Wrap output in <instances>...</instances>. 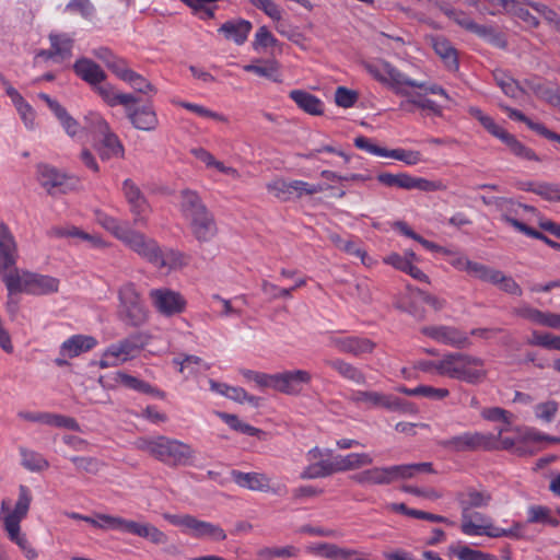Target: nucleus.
Returning a JSON list of instances; mask_svg holds the SVG:
<instances>
[{"label":"nucleus","instance_id":"nucleus-1","mask_svg":"<svg viewBox=\"0 0 560 560\" xmlns=\"http://www.w3.org/2000/svg\"><path fill=\"white\" fill-rule=\"evenodd\" d=\"M179 199V211L194 237L199 243L210 242L218 232L217 222L199 194L188 188L183 189Z\"/></svg>","mask_w":560,"mask_h":560},{"label":"nucleus","instance_id":"nucleus-2","mask_svg":"<svg viewBox=\"0 0 560 560\" xmlns=\"http://www.w3.org/2000/svg\"><path fill=\"white\" fill-rule=\"evenodd\" d=\"M135 445L170 467L188 466L195 458V451L189 444L165 435L139 438Z\"/></svg>","mask_w":560,"mask_h":560},{"label":"nucleus","instance_id":"nucleus-3","mask_svg":"<svg viewBox=\"0 0 560 560\" xmlns=\"http://www.w3.org/2000/svg\"><path fill=\"white\" fill-rule=\"evenodd\" d=\"M483 360L462 352L447 353L443 357L440 368L444 376L477 385L483 382L487 372Z\"/></svg>","mask_w":560,"mask_h":560},{"label":"nucleus","instance_id":"nucleus-4","mask_svg":"<svg viewBox=\"0 0 560 560\" xmlns=\"http://www.w3.org/2000/svg\"><path fill=\"white\" fill-rule=\"evenodd\" d=\"M118 317L128 326L139 327L148 319V311L133 283L128 282L118 290Z\"/></svg>","mask_w":560,"mask_h":560},{"label":"nucleus","instance_id":"nucleus-5","mask_svg":"<svg viewBox=\"0 0 560 560\" xmlns=\"http://www.w3.org/2000/svg\"><path fill=\"white\" fill-rule=\"evenodd\" d=\"M18 257V245L14 236L9 226L0 221V277L7 290L10 291L16 289L15 282H18V273L20 272L16 268Z\"/></svg>","mask_w":560,"mask_h":560},{"label":"nucleus","instance_id":"nucleus-6","mask_svg":"<svg viewBox=\"0 0 560 560\" xmlns=\"http://www.w3.org/2000/svg\"><path fill=\"white\" fill-rule=\"evenodd\" d=\"M312 380L310 372L305 370L285 371L276 374L259 373L255 375V383L259 387H270L287 395H298L303 385Z\"/></svg>","mask_w":560,"mask_h":560},{"label":"nucleus","instance_id":"nucleus-7","mask_svg":"<svg viewBox=\"0 0 560 560\" xmlns=\"http://www.w3.org/2000/svg\"><path fill=\"white\" fill-rule=\"evenodd\" d=\"M93 133L95 135L94 148L103 161L113 158H122L125 149L118 137L112 132L108 124L98 115L92 118Z\"/></svg>","mask_w":560,"mask_h":560},{"label":"nucleus","instance_id":"nucleus-8","mask_svg":"<svg viewBox=\"0 0 560 560\" xmlns=\"http://www.w3.org/2000/svg\"><path fill=\"white\" fill-rule=\"evenodd\" d=\"M440 445L451 452L463 453L477 450H497V440L493 434L480 432H465L440 442Z\"/></svg>","mask_w":560,"mask_h":560},{"label":"nucleus","instance_id":"nucleus-9","mask_svg":"<svg viewBox=\"0 0 560 560\" xmlns=\"http://www.w3.org/2000/svg\"><path fill=\"white\" fill-rule=\"evenodd\" d=\"M330 188L324 184H308L304 180H285L278 178L267 185L269 192L282 201H288L293 195L301 198L303 195H315Z\"/></svg>","mask_w":560,"mask_h":560},{"label":"nucleus","instance_id":"nucleus-10","mask_svg":"<svg viewBox=\"0 0 560 560\" xmlns=\"http://www.w3.org/2000/svg\"><path fill=\"white\" fill-rule=\"evenodd\" d=\"M16 289L13 291H23L28 294L43 295L58 291L59 280L38 273L23 271L18 273Z\"/></svg>","mask_w":560,"mask_h":560},{"label":"nucleus","instance_id":"nucleus-11","mask_svg":"<svg viewBox=\"0 0 560 560\" xmlns=\"http://www.w3.org/2000/svg\"><path fill=\"white\" fill-rule=\"evenodd\" d=\"M376 179L386 187H397L406 190L418 189L421 191H435L441 187L440 183L422 177H415L407 173L392 174L384 172L380 173Z\"/></svg>","mask_w":560,"mask_h":560},{"label":"nucleus","instance_id":"nucleus-12","mask_svg":"<svg viewBox=\"0 0 560 560\" xmlns=\"http://www.w3.org/2000/svg\"><path fill=\"white\" fill-rule=\"evenodd\" d=\"M149 296L156 311L167 317L182 314L186 308L185 298L171 289H153Z\"/></svg>","mask_w":560,"mask_h":560},{"label":"nucleus","instance_id":"nucleus-13","mask_svg":"<svg viewBox=\"0 0 560 560\" xmlns=\"http://www.w3.org/2000/svg\"><path fill=\"white\" fill-rule=\"evenodd\" d=\"M421 332L444 345L455 347L457 349L468 348L471 341L465 332L453 326H424L421 328Z\"/></svg>","mask_w":560,"mask_h":560},{"label":"nucleus","instance_id":"nucleus-14","mask_svg":"<svg viewBox=\"0 0 560 560\" xmlns=\"http://www.w3.org/2000/svg\"><path fill=\"white\" fill-rule=\"evenodd\" d=\"M122 242L141 258L154 266L161 250L158 242L144 234L129 230Z\"/></svg>","mask_w":560,"mask_h":560},{"label":"nucleus","instance_id":"nucleus-15","mask_svg":"<svg viewBox=\"0 0 560 560\" xmlns=\"http://www.w3.org/2000/svg\"><path fill=\"white\" fill-rule=\"evenodd\" d=\"M37 171L40 185L51 196L66 194L73 188V185L70 183L71 178L60 173L56 167L48 164H39Z\"/></svg>","mask_w":560,"mask_h":560},{"label":"nucleus","instance_id":"nucleus-16","mask_svg":"<svg viewBox=\"0 0 560 560\" xmlns=\"http://www.w3.org/2000/svg\"><path fill=\"white\" fill-rule=\"evenodd\" d=\"M456 501L462 510V523L472 522L469 516L471 509L487 508L492 500L491 493L487 490H477L474 487H467L456 493Z\"/></svg>","mask_w":560,"mask_h":560},{"label":"nucleus","instance_id":"nucleus-17","mask_svg":"<svg viewBox=\"0 0 560 560\" xmlns=\"http://www.w3.org/2000/svg\"><path fill=\"white\" fill-rule=\"evenodd\" d=\"M149 341V336L144 332L138 331L129 335L127 338L117 343H113L107 348V353L113 354L114 359L124 357L122 361L133 358L135 354L141 351Z\"/></svg>","mask_w":560,"mask_h":560},{"label":"nucleus","instance_id":"nucleus-18","mask_svg":"<svg viewBox=\"0 0 560 560\" xmlns=\"http://www.w3.org/2000/svg\"><path fill=\"white\" fill-rule=\"evenodd\" d=\"M434 474L432 463H413L384 467L386 485L415 478L418 474Z\"/></svg>","mask_w":560,"mask_h":560},{"label":"nucleus","instance_id":"nucleus-19","mask_svg":"<svg viewBox=\"0 0 560 560\" xmlns=\"http://www.w3.org/2000/svg\"><path fill=\"white\" fill-rule=\"evenodd\" d=\"M330 345L342 353L352 355H361L371 353L376 347V343L369 338L348 336V337H334Z\"/></svg>","mask_w":560,"mask_h":560},{"label":"nucleus","instance_id":"nucleus-20","mask_svg":"<svg viewBox=\"0 0 560 560\" xmlns=\"http://www.w3.org/2000/svg\"><path fill=\"white\" fill-rule=\"evenodd\" d=\"M350 399L355 404H364L368 407H384L392 411H397L402 405L399 398L368 390H355L352 393Z\"/></svg>","mask_w":560,"mask_h":560},{"label":"nucleus","instance_id":"nucleus-21","mask_svg":"<svg viewBox=\"0 0 560 560\" xmlns=\"http://www.w3.org/2000/svg\"><path fill=\"white\" fill-rule=\"evenodd\" d=\"M383 71L386 74L388 81L387 85L390 90L399 96L408 95V88H423L424 82H419L410 79L402 72H400L397 68L392 66L389 62H383Z\"/></svg>","mask_w":560,"mask_h":560},{"label":"nucleus","instance_id":"nucleus-22","mask_svg":"<svg viewBox=\"0 0 560 560\" xmlns=\"http://www.w3.org/2000/svg\"><path fill=\"white\" fill-rule=\"evenodd\" d=\"M135 104L125 106L127 117L131 125L139 130L152 131L155 130L159 125L156 113L152 106L145 105L141 107H133Z\"/></svg>","mask_w":560,"mask_h":560},{"label":"nucleus","instance_id":"nucleus-23","mask_svg":"<svg viewBox=\"0 0 560 560\" xmlns=\"http://www.w3.org/2000/svg\"><path fill=\"white\" fill-rule=\"evenodd\" d=\"M100 520H102L107 527L119 529L124 533L132 534L141 538L149 539L150 529L152 526V524L150 523H138L131 520H126L122 517H116L105 514L100 515Z\"/></svg>","mask_w":560,"mask_h":560},{"label":"nucleus","instance_id":"nucleus-24","mask_svg":"<svg viewBox=\"0 0 560 560\" xmlns=\"http://www.w3.org/2000/svg\"><path fill=\"white\" fill-rule=\"evenodd\" d=\"M74 73L92 86L101 84L106 79L105 71L93 60L80 58L73 65Z\"/></svg>","mask_w":560,"mask_h":560},{"label":"nucleus","instance_id":"nucleus-25","mask_svg":"<svg viewBox=\"0 0 560 560\" xmlns=\"http://www.w3.org/2000/svg\"><path fill=\"white\" fill-rule=\"evenodd\" d=\"M96 345L97 340L92 336L73 335L61 343L59 352L62 357L75 358L92 350Z\"/></svg>","mask_w":560,"mask_h":560},{"label":"nucleus","instance_id":"nucleus-26","mask_svg":"<svg viewBox=\"0 0 560 560\" xmlns=\"http://www.w3.org/2000/svg\"><path fill=\"white\" fill-rule=\"evenodd\" d=\"M231 476L233 481L242 487L253 491H268L270 479L265 474L259 472H243L240 470H232Z\"/></svg>","mask_w":560,"mask_h":560},{"label":"nucleus","instance_id":"nucleus-27","mask_svg":"<svg viewBox=\"0 0 560 560\" xmlns=\"http://www.w3.org/2000/svg\"><path fill=\"white\" fill-rule=\"evenodd\" d=\"M477 520L481 521L482 524H475L474 522H465L460 524V530L463 534L468 536H481L486 535L491 538L504 537L505 529L494 526L491 523H485L486 516L476 513Z\"/></svg>","mask_w":560,"mask_h":560},{"label":"nucleus","instance_id":"nucleus-28","mask_svg":"<svg viewBox=\"0 0 560 560\" xmlns=\"http://www.w3.org/2000/svg\"><path fill=\"white\" fill-rule=\"evenodd\" d=\"M189 534L197 539L209 538L214 541H223L226 539V534L221 526L200 521L195 516L191 521Z\"/></svg>","mask_w":560,"mask_h":560},{"label":"nucleus","instance_id":"nucleus-29","mask_svg":"<svg viewBox=\"0 0 560 560\" xmlns=\"http://www.w3.org/2000/svg\"><path fill=\"white\" fill-rule=\"evenodd\" d=\"M432 46L436 55L441 57L445 67L451 71L459 68L458 54L452 43L442 36L432 38Z\"/></svg>","mask_w":560,"mask_h":560},{"label":"nucleus","instance_id":"nucleus-30","mask_svg":"<svg viewBox=\"0 0 560 560\" xmlns=\"http://www.w3.org/2000/svg\"><path fill=\"white\" fill-rule=\"evenodd\" d=\"M122 190L128 203L130 205L132 213L136 215L135 222L138 223L142 220L141 214L148 207L147 200L139 187L129 178L124 182Z\"/></svg>","mask_w":560,"mask_h":560},{"label":"nucleus","instance_id":"nucleus-31","mask_svg":"<svg viewBox=\"0 0 560 560\" xmlns=\"http://www.w3.org/2000/svg\"><path fill=\"white\" fill-rule=\"evenodd\" d=\"M331 462L335 472H339L370 466L373 458L368 453H351L346 456L337 455Z\"/></svg>","mask_w":560,"mask_h":560},{"label":"nucleus","instance_id":"nucleus-32","mask_svg":"<svg viewBox=\"0 0 560 560\" xmlns=\"http://www.w3.org/2000/svg\"><path fill=\"white\" fill-rule=\"evenodd\" d=\"M115 381L122 386L133 389L136 392L159 397L161 399L165 398V393L160 390L156 387H153L145 381H142L136 376L129 375L125 372H117L115 376Z\"/></svg>","mask_w":560,"mask_h":560},{"label":"nucleus","instance_id":"nucleus-33","mask_svg":"<svg viewBox=\"0 0 560 560\" xmlns=\"http://www.w3.org/2000/svg\"><path fill=\"white\" fill-rule=\"evenodd\" d=\"M252 27L249 21L238 19L235 21H226L220 26L219 32L222 33L226 39H232L237 45H242L247 39Z\"/></svg>","mask_w":560,"mask_h":560},{"label":"nucleus","instance_id":"nucleus-34","mask_svg":"<svg viewBox=\"0 0 560 560\" xmlns=\"http://www.w3.org/2000/svg\"><path fill=\"white\" fill-rule=\"evenodd\" d=\"M289 96L295 102L299 108L310 115L318 116L324 112L323 102L310 92L303 90H292Z\"/></svg>","mask_w":560,"mask_h":560},{"label":"nucleus","instance_id":"nucleus-35","mask_svg":"<svg viewBox=\"0 0 560 560\" xmlns=\"http://www.w3.org/2000/svg\"><path fill=\"white\" fill-rule=\"evenodd\" d=\"M427 94L428 93H425L424 91L423 92H411L409 90L408 91V95L404 96V97H406V101H402L400 103L399 107L401 109L411 112L409 106L412 105V106H416V107L421 108V109L430 110V112H432L436 116H441L442 115L441 106L438 105L432 100L427 98L425 97Z\"/></svg>","mask_w":560,"mask_h":560},{"label":"nucleus","instance_id":"nucleus-36","mask_svg":"<svg viewBox=\"0 0 560 560\" xmlns=\"http://www.w3.org/2000/svg\"><path fill=\"white\" fill-rule=\"evenodd\" d=\"M259 65L249 63L245 65L243 69L246 72L255 73L258 77L266 78L273 82H282L281 73L279 72V63L275 59L257 60Z\"/></svg>","mask_w":560,"mask_h":560},{"label":"nucleus","instance_id":"nucleus-37","mask_svg":"<svg viewBox=\"0 0 560 560\" xmlns=\"http://www.w3.org/2000/svg\"><path fill=\"white\" fill-rule=\"evenodd\" d=\"M101 97L112 107L116 105L128 106L130 104H137L139 98L132 94L117 93L112 84H97L94 86Z\"/></svg>","mask_w":560,"mask_h":560},{"label":"nucleus","instance_id":"nucleus-38","mask_svg":"<svg viewBox=\"0 0 560 560\" xmlns=\"http://www.w3.org/2000/svg\"><path fill=\"white\" fill-rule=\"evenodd\" d=\"M49 235L56 237L79 238L89 242L92 247H102L104 242L96 235L89 234L77 226H55L49 231Z\"/></svg>","mask_w":560,"mask_h":560},{"label":"nucleus","instance_id":"nucleus-39","mask_svg":"<svg viewBox=\"0 0 560 560\" xmlns=\"http://www.w3.org/2000/svg\"><path fill=\"white\" fill-rule=\"evenodd\" d=\"M479 38L486 40L490 45L500 48V49H506L508 48V38L505 34L494 25H481L477 24L474 33Z\"/></svg>","mask_w":560,"mask_h":560},{"label":"nucleus","instance_id":"nucleus-40","mask_svg":"<svg viewBox=\"0 0 560 560\" xmlns=\"http://www.w3.org/2000/svg\"><path fill=\"white\" fill-rule=\"evenodd\" d=\"M215 415L225 422L232 430L249 435V436H257L260 439L262 435H265V432L258 428H255L248 423H245L240 420V418L236 415L228 413L224 411H217Z\"/></svg>","mask_w":560,"mask_h":560},{"label":"nucleus","instance_id":"nucleus-41","mask_svg":"<svg viewBox=\"0 0 560 560\" xmlns=\"http://www.w3.org/2000/svg\"><path fill=\"white\" fill-rule=\"evenodd\" d=\"M325 363L342 377L357 384H364L366 381L365 375L358 368L341 359L325 360Z\"/></svg>","mask_w":560,"mask_h":560},{"label":"nucleus","instance_id":"nucleus-42","mask_svg":"<svg viewBox=\"0 0 560 560\" xmlns=\"http://www.w3.org/2000/svg\"><path fill=\"white\" fill-rule=\"evenodd\" d=\"M95 217L98 224H101L105 230L110 232L115 237H117L121 242L130 230L127 223H121L117 219L102 211H96Z\"/></svg>","mask_w":560,"mask_h":560},{"label":"nucleus","instance_id":"nucleus-43","mask_svg":"<svg viewBox=\"0 0 560 560\" xmlns=\"http://www.w3.org/2000/svg\"><path fill=\"white\" fill-rule=\"evenodd\" d=\"M187 265V257L175 249H166L163 250L161 248L159 256H158V262L154 264L155 267L162 269V268H168V269H176L182 268Z\"/></svg>","mask_w":560,"mask_h":560},{"label":"nucleus","instance_id":"nucleus-44","mask_svg":"<svg viewBox=\"0 0 560 560\" xmlns=\"http://www.w3.org/2000/svg\"><path fill=\"white\" fill-rule=\"evenodd\" d=\"M351 479L362 486H386L384 467H373L351 476Z\"/></svg>","mask_w":560,"mask_h":560},{"label":"nucleus","instance_id":"nucleus-45","mask_svg":"<svg viewBox=\"0 0 560 560\" xmlns=\"http://www.w3.org/2000/svg\"><path fill=\"white\" fill-rule=\"evenodd\" d=\"M448 552L450 555L457 557L459 560H497L494 555L471 549L470 547L459 542L450 546Z\"/></svg>","mask_w":560,"mask_h":560},{"label":"nucleus","instance_id":"nucleus-46","mask_svg":"<svg viewBox=\"0 0 560 560\" xmlns=\"http://www.w3.org/2000/svg\"><path fill=\"white\" fill-rule=\"evenodd\" d=\"M20 454L22 466L30 471H43L49 467V463L37 452L20 447Z\"/></svg>","mask_w":560,"mask_h":560},{"label":"nucleus","instance_id":"nucleus-47","mask_svg":"<svg viewBox=\"0 0 560 560\" xmlns=\"http://www.w3.org/2000/svg\"><path fill=\"white\" fill-rule=\"evenodd\" d=\"M494 80L497 84L501 88L502 92L512 98L518 97L521 93H523L522 88L518 82L510 77L502 70H495L493 72Z\"/></svg>","mask_w":560,"mask_h":560},{"label":"nucleus","instance_id":"nucleus-48","mask_svg":"<svg viewBox=\"0 0 560 560\" xmlns=\"http://www.w3.org/2000/svg\"><path fill=\"white\" fill-rule=\"evenodd\" d=\"M173 363L179 365L180 373H184L185 370H188L189 374L197 373L199 372L198 366H202L205 371L210 369V364L205 363L201 358L192 354H180L173 359Z\"/></svg>","mask_w":560,"mask_h":560},{"label":"nucleus","instance_id":"nucleus-49","mask_svg":"<svg viewBox=\"0 0 560 560\" xmlns=\"http://www.w3.org/2000/svg\"><path fill=\"white\" fill-rule=\"evenodd\" d=\"M502 142L506 144L510 151L517 158L529 161H540L530 148L520 142L512 133H509Z\"/></svg>","mask_w":560,"mask_h":560},{"label":"nucleus","instance_id":"nucleus-50","mask_svg":"<svg viewBox=\"0 0 560 560\" xmlns=\"http://www.w3.org/2000/svg\"><path fill=\"white\" fill-rule=\"evenodd\" d=\"M504 221L506 223H509L511 226H513L514 229H516L518 232L525 234L526 236L539 240V241L544 242L545 244H547L549 247H551V244L555 243L553 240L549 238L542 232L535 230L534 228L525 224L524 222H522L515 218L505 215Z\"/></svg>","mask_w":560,"mask_h":560},{"label":"nucleus","instance_id":"nucleus-51","mask_svg":"<svg viewBox=\"0 0 560 560\" xmlns=\"http://www.w3.org/2000/svg\"><path fill=\"white\" fill-rule=\"evenodd\" d=\"M335 474L331 460H319L308 465L301 474L302 479L324 478Z\"/></svg>","mask_w":560,"mask_h":560},{"label":"nucleus","instance_id":"nucleus-52","mask_svg":"<svg viewBox=\"0 0 560 560\" xmlns=\"http://www.w3.org/2000/svg\"><path fill=\"white\" fill-rule=\"evenodd\" d=\"M50 45L54 49V54L59 57L61 60L68 59L71 57V50L73 46V40L65 35H49Z\"/></svg>","mask_w":560,"mask_h":560},{"label":"nucleus","instance_id":"nucleus-53","mask_svg":"<svg viewBox=\"0 0 560 560\" xmlns=\"http://www.w3.org/2000/svg\"><path fill=\"white\" fill-rule=\"evenodd\" d=\"M443 13L452 19L457 25L466 30L467 32L474 33L478 23H476L467 13L460 10H456L448 7H441Z\"/></svg>","mask_w":560,"mask_h":560},{"label":"nucleus","instance_id":"nucleus-54","mask_svg":"<svg viewBox=\"0 0 560 560\" xmlns=\"http://www.w3.org/2000/svg\"><path fill=\"white\" fill-rule=\"evenodd\" d=\"M490 283L499 284L500 289L513 295L521 296L523 291L517 282L512 278L505 276L502 271L497 270L490 278Z\"/></svg>","mask_w":560,"mask_h":560},{"label":"nucleus","instance_id":"nucleus-55","mask_svg":"<svg viewBox=\"0 0 560 560\" xmlns=\"http://www.w3.org/2000/svg\"><path fill=\"white\" fill-rule=\"evenodd\" d=\"M525 3L539 13L547 23L553 25L555 28L560 32V15L553 9L541 2L525 0Z\"/></svg>","mask_w":560,"mask_h":560},{"label":"nucleus","instance_id":"nucleus-56","mask_svg":"<svg viewBox=\"0 0 560 560\" xmlns=\"http://www.w3.org/2000/svg\"><path fill=\"white\" fill-rule=\"evenodd\" d=\"M505 13L518 18L530 27L536 28L539 26V20L535 15H533L526 8L521 5V3L517 0H512V3H510Z\"/></svg>","mask_w":560,"mask_h":560},{"label":"nucleus","instance_id":"nucleus-57","mask_svg":"<svg viewBox=\"0 0 560 560\" xmlns=\"http://www.w3.org/2000/svg\"><path fill=\"white\" fill-rule=\"evenodd\" d=\"M528 345L539 346L546 349L560 350V336H555L549 332L533 331Z\"/></svg>","mask_w":560,"mask_h":560},{"label":"nucleus","instance_id":"nucleus-58","mask_svg":"<svg viewBox=\"0 0 560 560\" xmlns=\"http://www.w3.org/2000/svg\"><path fill=\"white\" fill-rule=\"evenodd\" d=\"M330 242L338 247L339 249L343 250L345 253L349 255H353L355 257L363 258L365 256V252L357 246L355 242L353 240H343L339 234L331 233L329 235Z\"/></svg>","mask_w":560,"mask_h":560},{"label":"nucleus","instance_id":"nucleus-59","mask_svg":"<svg viewBox=\"0 0 560 560\" xmlns=\"http://www.w3.org/2000/svg\"><path fill=\"white\" fill-rule=\"evenodd\" d=\"M31 502H32V493H31L28 487H26L24 485H20L19 499L15 503L13 512H11V513L24 518L27 515Z\"/></svg>","mask_w":560,"mask_h":560},{"label":"nucleus","instance_id":"nucleus-60","mask_svg":"<svg viewBox=\"0 0 560 560\" xmlns=\"http://www.w3.org/2000/svg\"><path fill=\"white\" fill-rule=\"evenodd\" d=\"M70 460L79 471H84L91 475H96L103 466V464L95 457L72 456L70 457Z\"/></svg>","mask_w":560,"mask_h":560},{"label":"nucleus","instance_id":"nucleus-61","mask_svg":"<svg viewBox=\"0 0 560 560\" xmlns=\"http://www.w3.org/2000/svg\"><path fill=\"white\" fill-rule=\"evenodd\" d=\"M359 98L358 92L346 86H338L335 92V102L339 107L350 108Z\"/></svg>","mask_w":560,"mask_h":560},{"label":"nucleus","instance_id":"nucleus-62","mask_svg":"<svg viewBox=\"0 0 560 560\" xmlns=\"http://www.w3.org/2000/svg\"><path fill=\"white\" fill-rule=\"evenodd\" d=\"M534 92L550 105L560 106V88L553 89L546 84H537L534 86Z\"/></svg>","mask_w":560,"mask_h":560},{"label":"nucleus","instance_id":"nucleus-63","mask_svg":"<svg viewBox=\"0 0 560 560\" xmlns=\"http://www.w3.org/2000/svg\"><path fill=\"white\" fill-rule=\"evenodd\" d=\"M55 116L70 137L78 135L80 130V124L67 112L63 106L55 114Z\"/></svg>","mask_w":560,"mask_h":560},{"label":"nucleus","instance_id":"nucleus-64","mask_svg":"<svg viewBox=\"0 0 560 560\" xmlns=\"http://www.w3.org/2000/svg\"><path fill=\"white\" fill-rule=\"evenodd\" d=\"M535 194L548 201H560V186L549 183H537Z\"/></svg>","mask_w":560,"mask_h":560}]
</instances>
